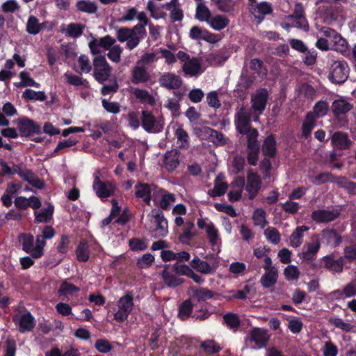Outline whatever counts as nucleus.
<instances>
[{
	"mask_svg": "<svg viewBox=\"0 0 356 356\" xmlns=\"http://www.w3.org/2000/svg\"><path fill=\"white\" fill-rule=\"evenodd\" d=\"M268 98V92L266 89L257 90L251 95L252 110L254 113L261 114L266 108Z\"/></svg>",
	"mask_w": 356,
	"mask_h": 356,
	"instance_id": "2eb2a0df",
	"label": "nucleus"
},
{
	"mask_svg": "<svg viewBox=\"0 0 356 356\" xmlns=\"http://www.w3.org/2000/svg\"><path fill=\"white\" fill-rule=\"evenodd\" d=\"M281 26L283 29L289 30L291 27H296L300 29L307 31L309 28L308 22L305 18L303 6L300 3H296L293 13L288 15L282 22Z\"/></svg>",
	"mask_w": 356,
	"mask_h": 356,
	"instance_id": "7ed1b4c3",
	"label": "nucleus"
},
{
	"mask_svg": "<svg viewBox=\"0 0 356 356\" xmlns=\"http://www.w3.org/2000/svg\"><path fill=\"white\" fill-rule=\"evenodd\" d=\"M19 79L21 80L19 83H15V86L17 88L27 87V86H33L35 88H40V84L37 83L30 76L29 72L26 71H22L19 74Z\"/></svg>",
	"mask_w": 356,
	"mask_h": 356,
	"instance_id": "79ce46f5",
	"label": "nucleus"
},
{
	"mask_svg": "<svg viewBox=\"0 0 356 356\" xmlns=\"http://www.w3.org/2000/svg\"><path fill=\"white\" fill-rule=\"evenodd\" d=\"M156 187L152 184H138L135 186V195L138 198H142L144 202L149 204L152 193Z\"/></svg>",
	"mask_w": 356,
	"mask_h": 356,
	"instance_id": "bb28decb",
	"label": "nucleus"
},
{
	"mask_svg": "<svg viewBox=\"0 0 356 356\" xmlns=\"http://www.w3.org/2000/svg\"><path fill=\"white\" fill-rule=\"evenodd\" d=\"M92 187L96 195L101 199L113 195L116 191V186L113 183L102 181L98 177H95Z\"/></svg>",
	"mask_w": 356,
	"mask_h": 356,
	"instance_id": "4468645a",
	"label": "nucleus"
},
{
	"mask_svg": "<svg viewBox=\"0 0 356 356\" xmlns=\"http://www.w3.org/2000/svg\"><path fill=\"white\" fill-rule=\"evenodd\" d=\"M94 79L99 83L108 81L111 75L112 67L104 56H96L92 60Z\"/></svg>",
	"mask_w": 356,
	"mask_h": 356,
	"instance_id": "20e7f679",
	"label": "nucleus"
},
{
	"mask_svg": "<svg viewBox=\"0 0 356 356\" xmlns=\"http://www.w3.org/2000/svg\"><path fill=\"white\" fill-rule=\"evenodd\" d=\"M85 26L79 23H71L67 25L65 33L70 37L76 38L82 35Z\"/></svg>",
	"mask_w": 356,
	"mask_h": 356,
	"instance_id": "864d4df0",
	"label": "nucleus"
},
{
	"mask_svg": "<svg viewBox=\"0 0 356 356\" xmlns=\"http://www.w3.org/2000/svg\"><path fill=\"white\" fill-rule=\"evenodd\" d=\"M201 347L206 353L209 354L216 353L221 349V347L217 344L215 341L211 339L203 341L201 344Z\"/></svg>",
	"mask_w": 356,
	"mask_h": 356,
	"instance_id": "69168bd1",
	"label": "nucleus"
},
{
	"mask_svg": "<svg viewBox=\"0 0 356 356\" xmlns=\"http://www.w3.org/2000/svg\"><path fill=\"white\" fill-rule=\"evenodd\" d=\"M177 139V144L180 147H187L188 146V135L185 130L178 123L172 124L170 127Z\"/></svg>",
	"mask_w": 356,
	"mask_h": 356,
	"instance_id": "c756f323",
	"label": "nucleus"
},
{
	"mask_svg": "<svg viewBox=\"0 0 356 356\" xmlns=\"http://www.w3.org/2000/svg\"><path fill=\"white\" fill-rule=\"evenodd\" d=\"M340 213V209L335 208L318 209L314 211L311 217L313 220L318 223H327L337 219Z\"/></svg>",
	"mask_w": 356,
	"mask_h": 356,
	"instance_id": "f8f14e48",
	"label": "nucleus"
},
{
	"mask_svg": "<svg viewBox=\"0 0 356 356\" xmlns=\"http://www.w3.org/2000/svg\"><path fill=\"white\" fill-rule=\"evenodd\" d=\"M215 293L207 288L192 289L191 300L193 301L203 302L211 299Z\"/></svg>",
	"mask_w": 356,
	"mask_h": 356,
	"instance_id": "72a5a7b5",
	"label": "nucleus"
},
{
	"mask_svg": "<svg viewBox=\"0 0 356 356\" xmlns=\"http://www.w3.org/2000/svg\"><path fill=\"white\" fill-rule=\"evenodd\" d=\"M269 336L266 330L254 328L248 333L245 343L252 349H261L266 345Z\"/></svg>",
	"mask_w": 356,
	"mask_h": 356,
	"instance_id": "1a4fd4ad",
	"label": "nucleus"
},
{
	"mask_svg": "<svg viewBox=\"0 0 356 356\" xmlns=\"http://www.w3.org/2000/svg\"><path fill=\"white\" fill-rule=\"evenodd\" d=\"M184 72L190 76H198L203 72L202 60L199 58H192L182 66Z\"/></svg>",
	"mask_w": 356,
	"mask_h": 356,
	"instance_id": "5701e85b",
	"label": "nucleus"
},
{
	"mask_svg": "<svg viewBox=\"0 0 356 356\" xmlns=\"http://www.w3.org/2000/svg\"><path fill=\"white\" fill-rule=\"evenodd\" d=\"M262 152L266 156H273L276 152V141L273 136H268L264 140L262 148Z\"/></svg>",
	"mask_w": 356,
	"mask_h": 356,
	"instance_id": "49530a36",
	"label": "nucleus"
},
{
	"mask_svg": "<svg viewBox=\"0 0 356 356\" xmlns=\"http://www.w3.org/2000/svg\"><path fill=\"white\" fill-rule=\"evenodd\" d=\"M321 239L326 245L331 247H337L341 242V236L334 229H323L321 232Z\"/></svg>",
	"mask_w": 356,
	"mask_h": 356,
	"instance_id": "cd10ccee",
	"label": "nucleus"
},
{
	"mask_svg": "<svg viewBox=\"0 0 356 356\" xmlns=\"http://www.w3.org/2000/svg\"><path fill=\"white\" fill-rule=\"evenodd\" d=\"M194 228L193 222L188 221L185 223L183 233L179 235V241L183 244H188L192 237L194 236L193 229Z\"/></svg>",
	"mask_w": 356,
	"mask_h": 356,
	"instance_id": "3c124183",
	"label": "nucleus"
},
{
	"mask_svg": "<svg viewBox=\"0 0 356 356\" xmlns=\"http://www.w3.org/2000/svg\"><path fill=\"white\" fill-rule=\"evenodd\" d=\"M53 212L54 207L51 205H49L40 211H35L34 212L35 220L37 222H47L51 218Z\"/></svg>",
	"mask_w": 356,
	"mask_h": 356,
	"instance_id": "a18cd8bd",
	"label": "nucleus"
},
{
	"mask_svg": "<svg viewBox=\"0 0 356 356\" xmlns=\"http://www.w3.org/2000/svg\"><path fill=\"white\" fill-rule=\"evenodd\" d=\"M43 24H40L38 19L35 16H30L26 23V30L31 35H37L42 28Z\"/></svg>",
	"mask_w": 356,
	"mask_h": 356,
	"instance_id": "603ef678",
	"label": "nucleus"
},
{
	"mask_svg": "<svg viewBox=\"0 0 356 356\" xmlns=\"http://www.w3.org/2000/svg\"><path fill=\"white\" fill-rule=\"evenodd\" d=\"M147 10L149 12L150 16L155 19L163 18L165 15L161 8L156 6L152 0L147 2Z\"/></svg>",
	"mask_w": 356,
	"mask_h": 356,
	"instance_id": "bf43d9fd",
	"label": "nucleus"
},
{
	"mask_svg": "<svg viewBox=\"0 0 356 356\" xmlns=\"http://www.w3.org/2000/svg\"><path fill=\"white\" fill-rule=\"evenodd\" d=\"M13 321L22 333L31 331L35 325V318L29 312L23 314L15 315Z\"/></svg>",
	"mask_w": 356,
	"mask_h": 356,
	"instance_id": "dca6fc26",
	"label": "nucleus"
},
{
	"mask_svg": "<svg viewBox=\"0 0 356 356\" xmlns=\"http://www.w3.org/2000/svg\"><path fill=\"white\" fill-rule=\"evenodd\" d=\"M17 127L22 136H30L33 134L40 132V127L28 118H20L17 122Z\"/></svg>",
	"mask_w": 356,
	"mask_h": 356,
	"instance_id": "6ab92c4d",
	"label": "nucleus"
},
{
	"mask_svg": "<svg viewBox=\"0 0 356 356\" xmlns=\"http://www.w3.org/2000/svg\"><path fill=\"white\" fill-rule=\"evenodd\" d=\"M278 279L277 270L265 271L260 279V283L264 289L273 288Z\"/></svg>",
	"mask_w": 356,
	"mask_h": 356,
	"instance_id": "2f4dec72",
	"label": "nucleus"
},
{
	"mask_svg": "<svg viewBox=\"0 0 356 356\" xmlns=\"http://www.w3.org/2000/svg\"><path fill=\"white\" fill-rule=\"evenodd\" d=\"M23 250L30 253L32 257L39 258L44 253V243L42 241V238L36 236V241L34 243L33 236L29 234L22 235V237Z\"/></svg>",
	"mask_w": 356,
	"mask_h": 356,
	"instance_id": "6e6552de",
	"label": "nucleus"
},
{
	"mask_svg": "<svg viewBox=\"0 0 356 356\" xmlns=\"http://www.w3.org/2000/svg\"><path fill=\"white\" fill-rule=\"evenodd\" d=\"M159 83L161 87L167 89H177L181 84L182 81L179 76L170 73H163L159 79Z\"/></svg>",
	"mask_w": 356,
	"mask_h": 356,
	"instance_id": "aec40b11",
	"label": "nucleus"
},
{
	"mask_svg": "<svg viewBox=\"0 0 356 356\" xmlns=\"http://www.w3.org/2000/svg\"><path fill=\"white\" fill-rule=\"evenodd\" d=\"M76 259L81 262H85L90 257L89 246L86 241H81L75 251Z\"/></svg>",
	"mask_w": 356,
	"mask_h": 356,
	"instance_id": "37998d69",
	"label": "nucleus"
},
{
	"mask_svg": "<svg viewBox=\"0 0 356 356\" xmlns=\"http://www.w3.org/2000/svg\"><path fill=\"white\" fill-rule=\"evenodd\" d=\"M241 134H245L248 139V145L250 149H256L259 148V144L257 143L258 131L255 129H250L247 132L242 133Z\"/></svg>",
	"mask_w": 356,
	"mask_h": 356,
	"instance_id": "6e6d98bb",
	"label": "nucleus"
},
{
	"mask_svg": "<svg viewBox=\"0 0 356 356\" xmlns=\"http://www.w3.org/2000/svg\"><path fill=\"white\" fill-rule=\"evenodd\" d=\"M133 308L134 295L131 292H127L117 302V310L114 313V319L118 322L126 321Z\"/></svg>",
	"mask_w": 356,
	"mask_h": 356,
	"instance_id": "39448f33",
	"label": "nucleus"
},
{
	"mask_svg": "<svg viewBox=\"0 0 356 356\" xmlns=\"http://www.w3.org/2000/svg\"><path fill=\"white\" fill-rule=\"evenodd\" d=\"M132 94L141 103L154 106L155 104L154 97L147 90L141 88H134Z\"/></svg>",
	"mask_w": 356,
	"mask_h": 356,
	"instance_id": "473e14b6",
	"label": "nucleus"
},
{
	"mask_svg": "<svg viewBox=\"0 0 356 356\" xmlns=\"http://www.w3.org/2000/svg\"><path fill=\"white\" fill-rule=\"evenodd\" d=\"M159 57L156 52H147L144 54L136 63L143 66H149L157 62Z\"/></svg>",
	"mask_w": 356,
	"mask_h": 356,
	"instance_id": "13d9d810",
	"label": "nucleus"
},
{
	"mask_svg": "<svg viewBox=\"0 0 356 356\" xmlns=\"http://www.w3.org/2000/svg\"><path fill=\"white\" fill-rule=\"evenodd\" d=\"M64 76L67 80V82L70 85L75 86H82L86 88L89 87V83L88 81L83 79L79 76L72 75L67 73H65Z\"/></svg>",
	"mask_w": 356,
	"mask_h": 356,
	"instance_id": "4d7b16f0",
	"label": "nucleus"
},
{
	"mask_svg": "<svg viewBox=\"0 0 356 356\" xmlns=\"http://www.w3.org/2000/svg\"><path fill=\"white\" fill-rule=\"evenodd\" d=\"M142 125L148 132L157 133L162 130V124L156 120L155 117L147 111H143Z\"/></svg>",
	"mask_w": 356,
	"mask_h": 356,
	"instance_id": "4be33fe9",
	"label": "nucleus"
},
{
	"mask_svg": "<svg viewBox=\"0 0 356 356\" xmlns=\"http://www.w3.org/2000/svg\"><path fill=\"white\" fill-rule=\"evenodd\" d=\"M320 32L323 34V36L326 37L330 40V42L332 44L334 50L342 54L347 52L348 49L347 41L334 30L328 27H323Z\"/></svg>",
	"mask_w": 356,
	"mask_h": 356,
	"instance_id": "9d476101",
	"label": "nucleus"
},
{
	"mask_svg": "<svg viewBox=\"0 0 356 356\" xmlns=\"http://www.w3.org/2000/svg\"><path fill=\"white\" fill-rule=\"evenodd\" d=\"M195 17L200 22H206L208 23L211 17L210 10L204 6L202 2L197 3L195 12Z\"/></svg>",
	"mask_w": 356,
	"mask_h": 356,
	"instance_id": "8fccbe9b",
	"label": "nucleus"
},
{
	"mask_svg": "<svg viewBox=\"0 0 356 356\" xmlns=\"http://www.w3.org/2000/svg\"><path fill=\"white\" fill-rule=\"evenodd\" d=\"M272 12L271 5L267 2H261L253 8V13L256 18L259 19L260 23L266 15Z\"/></svg>",
	"mask_w": 356,
	"mask_h": 356,
	"instance_id": "a19ab883",
	"label": "nucleus"
},
{
	"mask_svg": "<svg viewBox=\"0 0 356 356\" xmlns=\"http://www.w3.org/2000/svg\"><path fill=\"white\" fill-rule=\"evenodd\" d=\"M286 279L289 281H296L299 278L300 271L297 266L289 265L284 270Z\"/></svg>",
	"mask_w": 356,
	"mask_h": 356,
	"instance_id": "338daca9",
	"label": "nucleus"
},
{
	"mask_svg": "<svg viewBox=\"0 0 356 356\" xmlns=\"http://www.w3.org/2000/svg\"><path fill=\"white\" fill-rule=\"evenodd\" d=\"M146 35V29L141 25H135L133 28H120L117 31L118 40L121 42H127L126 47L129 50L136 48Z\"/></svg>",
	"mask_w": 356,
	"mask_h": 356,
	"instance_id": "f257e3e1",
	"label": "nucleus"
},
{
	"mask_svg": "<svg viewBox=\"0 0 356 356\" xmlns=\"http://www.w3.org/2000/svg\"><path fill=\"white\" fill-rule=\"evenodd\" d=\"M325 261V266L334 273L341 272L343 270V260H334L332 257L326 256L323 258Z\"/></svg>",
	"mask_w": 356,
	"mask_h": 356,
	"instance_id": "09e8293b",
	"label": "nucleus"
},
{
	"mask_svg": "<svg viewBox=\"0 0 356 356\" xmlns=\"http://www.w3.org/2000/svg\"><path fill=\"white\" fill-rule=\"evenodd\" d=\"M315 120L316 118L313 114H307L306 120L302 124V134L305 137H307L310 134L314 127Z\"/></svg>",
	"mask_w": 356,
	"mask_h": 356,
	"instance_id": "0e129e2a",
	"label": "nucleus"
},
{
	"mask_svg": "<svg viewBox=\"0 0 356 356\" xmlns=\"http://www.w3.org/2000/svg\"><path fill=\"white\" fill-rule=\"evenodd\" d=\"M161 275L164 284L169 287H175L183 283V280L179 277L169 266H165Z\"/></svg>",
	"mask_w": 356,
	"mask_h": 356,
	"instance_id": "b1692460",
	"label": "nucleus"
},
{
	"mask_svg": "<svg viewBox=\"0 0 356 356\" xmlns=\"http://www.w3.org/2000/svg\"><path fill=\"white\" fill-rule=\"evenodd\" d=\"M191 298L184 301L179 307V316L181 319H186L192 312L194 305L192 303Z\"/></svg>",
	"mask_w": 356,
	"mask_h": 356,
	"instance_id": "052dcab7",
	"label": "nucleus"
},
{
	"mask_svg": "<svg viewBox=\"0 0 356 356\" xmlns=\"http://www.w3.org/2000/svg\"><path fill=\"white\" fill-rule=\"evenodd\" d=\"M131 72V81L134 84L146 83L151 80V75L146 67L137 63Z\"/></svg>",
	"mask_w": 356,
	"mask_h": 356,
	"instance_id": "a211bd4d",
	"label": "nucleus"
},
{
	"mask_svg": "<svg viewBox=\"0 0 356 356\" xmlns=\"http://www.w3.org/2000/svg\"><path fill=\"white\" fill-rule=\"evenodd\" d=\"M245 186L243 178L237 177L231 184V191L228 193L229 200L231 202L238 201L242 196Z\"/></svg>",
	"mask_w": 356,
	"mask_h": 356,
	"instance_id": "a878e982",
	"label": "nucleus"
},
{
	"mask_svg": "<svg viewBox=\"0 0 356 356\" xmlns=\"http://www.w3.org/2000/svg\"><path fill=\"white\" fill-rule=\"evenodd\" d=\"M22 98L26 101H40L47 99V97L43 91H35L32 89H26L22 93Z\"/></svg>",
	"mask_w": 356,
	"mask_h": 356,
	"instance_id": "c03bdc74",
	"label": "nucleus"
},
{
	"mask_svg": "<svg viewBox=\"0 0 356 356\" xmlns=\"http://www.w3.org/2000/svg\"><path fill=\"white\" fill-rule=\"evenodd\" d=\"M191 267L203 274H211L216 270V268L211 266L207 261L202 260L195 257L191 262Z\"/></svg>",
	"mask_w": 356,
	"mask_h": 356,
	"instance_id": "7c9ffc66",
	"label": "nucleus"
},
{
	"mask_svg": "<svg viewBox=\"0 0 356 356\" xmlns=\"http://www.w3.org/2000/svg\"><path fill=\"white\" fill-rule=\"evenodd\" d=\"M224 321L230 329H236L241 323L238 316L236 314L229 313L223 316Z\"/></svg>",
	"mask_w": 356,
	"mask_h": 356,
	"instance_id": "e2e57ef3",
	"label": "nucleus"
},
{
	"mask_svg": "<svg viewBox=\"0 0 356 356\" xmlns=\"http://www.w3.org/2000/svg\"><path fill=\"white\" fill-rule=\"evenodd\" d=\"M108 53L107 54L108 58L113 62L118 63L121 59V54L122 52V48L118 45H113L110 48Z\"/></svg>",
	"mask_w": 356,
	"mask_h": 356,
	"instance_id": "774afa93",
	"label": "nucleus"
},
{
	"mask_svg": "<svg viewBox=\"0 0 356 356\" xmlns=\"http://www.w3.org/2000/svg\"><path fill=\"white\" fill-rule=\"evenodd\" d=\"M76 8L81 12L90 14L95 13L97 9V6L95 2L87 0L79 1L76 3Z\"/></svg>",
	"mask_w": 356,
	"mask_h": 356,
	"instance_id": "5fc2aeb1",
	"label": "nucleus"
},
{
	"mask_svg": "<svg viewBox=\"0 0 356 356\" xmlns=\"http://www.w3.org/2000/svg\"><path fill=\"white\" fill-rule=\"evenodd\" d=\"M252 220L254 225L264 228L268 223L266 213L262 208H257L253 211Z\"/></svg>",
	"mask_w": 356,
	"mask_h": 356,
	"instance_id": "de8ad7c7",
	"label": "nucleus"
},
{
	"mask_svg": "<svg viewBox=\"0 0 356 356\" xmlns=\"http://www.w3.org/2000/svg\"><path fill=\"white\" fill-rule=\"evenodd\" d=\"M152 225L149 227L151 236L154 238L165 237L168 234V224L160 209H152L148 214Z\"/></svg>",
	"mask_w": 356,
	"mask_h": 356,
	"instance_id": "f03ea898",
	"label": "nucleus"
},
{
	"mask_svg": "<svg viewBox=\"0 0 356 356\" xmlns=\"http://www.w3.org/2000/svg\"><path fill=\"white\" fill-rule=\"evenodd\" d=\"M264 236L273 244H277L280 241V234L275 227H269L266 228L264 231Z\"/></svg>",
	"mask_w": 356,
	"mask_h": 356,
	"instance_id": "680f3d73",
	"label": "nucleus"
},
{
	"mask_svg": "<svg viewBox=\"0 0 356 356\" xmlns=\"http://www.w3.org/2000/svg\"><path fill=\"white\" fill-rule=\"evenodd\" d=\"M200 136L202 139L208 137L211 142L218 145H223L226 143V138L224 135L211 128L202 127L200 129Z\"/></svg>",
	"mask_w": 356,
	"mask_h": 356,
	"instance_id": "393cba45",
	"label": "nucleus"
},
{
	"mask_svg": "<svg viewBox=\"0 0 356 356\" xmlns=\"http://www.w3.org/2000/svg\"><path fill=\"white\" fill-rule=\"evenodd\" d=\"M179 154L177 149H172L165 153L164 165L168 171H174L179 165Z\"/></svg>",
	"mask_w": 356,
	"mask_h": 356,
	"instance_id": "c85d7f7f",
	"label": "nucleus"
},
{
	"mask_svg": "<svg viewBox=\"0 0 356 356\" xmlns=\"http://www.w3.org/2000/svg\"><path fill=\"white\" fill-rule=\"evenodd\" d=\"M79 291V287L67 282H63L58 291V293L60 296H64L67 299H70L76 296Z\"/></svg>",
	"mask_w": 356,
	"mask_h": 356,
	"instance_id": "e433bc0d",
	"label": "nucleus"
},
{
	"mask_svg": "<svg viewBox=\"0 0 356 356\" xmlns=\"http://www.w3.org/2000/svg\"><path fill=\"white\" fill-rule=\"evenodd\" d=\"M227 189V184L224 181V176L219 175L215 180L214 187L209 191L212 197L220 196L225 193Z\"/></svg>",
	"mask_w": 356,
	"mask_h": 356,
	"instance_id": "4c0bfd02",
	"label": "nucleus"
},
{
	"mask_svg": "<svg viewBox=\"0 0 356 356\" xmlns=\"http://www.w3.org/2000/svg\"><path fill=\"white\" fill-rule=\"evenodd\" d=\"M15 171L22 179L29 182L33 187L42 189L44 186V181L38 178L32 171L22 168V167H16Z\"/></svg>",
	"mask_w": 356,
	"mask_h": 356,
	"instance_id": "f3484780",
	"label": "nucleus"
},
{
	"mask_svg": "<svg viewBox=\"0 0 356 356\" xmlns=\"http://www.w3.org/2000/svg\"><path fill=\"white\" fill-rule=\"evenodd\" d=\"M250 111L244 106L237 108L234 115V124L240 134L247 132L250 127Z\"/></svg>",
	"mask_w": 356,
	"mask_h": 356,
	"instance_id": "9b49d317",
	"label": "nucleus"
},
{
	"mask_svg": "<svg viewBox=\"0 0 356 356\" xmlns=\"http://www.w3.org/2000/svg\"><path fill=\"white\" fill-rule=\"evenodd\" d=\"M352 108V105L343 99H339L334 101L332 105V109L335 115L345 114Z\"/></svg>",
	"mask_w": 356,
	"mask_h": 356,
	"instance_id": "58836bf2",
	"label": "nucleus"
},
{
	"mask_svg": "<svg viewBox=\"0 0 356 356\" xmlns=\"http://www.w3.org/2000/svg\"><path fill=\"white\" fill-rule=\"evenodd\" d=\"M261 186V180L259 175L255 172H249L247 177V185L245 189L249 197L253 199L258 193Z\"/></svg>",
	"mask_w": 356,
	"mask_h": 356,
	"instance_id": "412c9836",
	"label": "nucleus"
},
{
	"mask_svg": "<svg viewBox=\"0 0 356 356\" xmlns=\"http://www.w3.org/2000/svg\"><path fill=\"white\" fill-rule=\"evenodd\" d=\"M349 74V67L343 60L334 61L330 67L329 79L334 83L340 84L346 81Z\"/></svg>",
	"mask_w": 356,
	"mask_h": 356,
	"instance_id": "0eeeda50",
	"label": "nucleus"
},
{
	"mask_svg": "<svg viewBox=\"0 0 356 356\" xmlns=\"http://www.w3.org/2000/svg\"><path fill=\"white\" fill-rule=\"evenodd\" d=\"M320 240L318 234L312 236L310 241L305 243V248L300 254V257L306 261L313 259L320 249Z\"/></svg>",
	"mask_w": 356,
	"mask_h": 356,
	"instance_id": "ddd939ff",
	"label": "nucleus"
},
{
	"mask_svg": "<svg viewBox=\"0 0 356 356\" xmlns=\"http://www.w3.org/2000/svg\"><path fill=\"white\" fill-rule=\"evenodd\" d=\"M308 230L309 227L305 225L297 227L289 238L290 245L293 248L299 247L302 243L304 233Z\"/></svg>",
	"mask_w": 356,
	"mask_h": 356,
	"instance_id": "f704fd0d",
	"label": "nucleus"
},
{
	"mask_svg": "<svg viewBox=\"0 0 356 356\" xmlns=\"http://www.w3.org/2000/svg\"><path fill=\"white\" fill-rule=\"evenodd\" d=\"M197 225L199 229H205L209 241L213 248H219L221 245V238L213 222L207 218H200L197 219Z\"/></svg>",
	"mask_w": 356,
	"mask_h": 356,
	"instance_id": "423d86ee",
	"label": "nucleus"
},
{
	"mask_svg": "<svg viewBox=\"0 0 356 356\" xmlns=\"http://www.w3.org/2000/svg\"><path fill=\"white\" fill-rule=\"evenodd\" d=\"M229 20L222 15H216L211 16L208 22V24L215 31H221L229 25Z\"/></svg>",
	"mask_w": 356,
	"mask_h": 356,
	"instance_id": "c9c22d12",
	"label": "nucleus"
},
{
	"mask_svg": "<svg viewBox=\"0 0 356 356\" xmlns=\"http://www.w3.org/2000/svg\"><path fill=\"white\" fill-rule=\"evenodd\" d=\"M332 143L339 149H346L349 147L351 141L346 134L336 132L332 135Z\"/></svg>",
	"mask_w": 356,
	"mask_h": 356,
	"instance_id": "ea45409f",
	"label": "nucleus"
}]
</instances>
